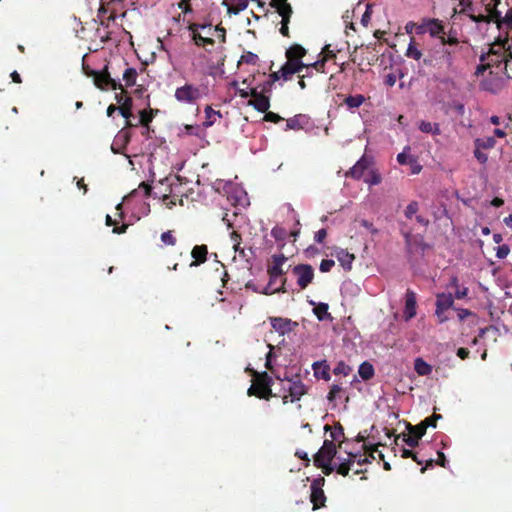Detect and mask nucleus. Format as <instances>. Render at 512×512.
<instances>
[{
	"label": "nucleus",
	"instance_id": "bf43d9fd",
	"mask_svg": "<svg viewBox=\"0 0 512 512\" xmlns=\"http://www.w3.org/2000/svg\"><path fill=\"white\" fill-rule=\"evenodd\" d=\"M209 28V25L207 24H200V23H191L188 26V29L191 33H200V30H206Z\"/></svg>",
	"mask_w": 512,
	"mask_h": 512
},
{
	"label": "nucleus",
	"instance_id": "8fccbe9b",
	"mask_svg": "<svg viewBox=\"0 0 512 512\" xmlns=\"http://www.w3.org/2000/svg\"><path fill=\"white\" fill-rule=\"evenodd\" d=\"M277 11V13L283 17V16H288V15H292L293 14V9H292V6L288 3V4H282V6L280 7H276L275 9Z\"/></svg>",
	"mask_w": 512,
	"mask_h": 512
},
{
	"label": "nucleus",
	"instance_id": "c756f323",
	"mask_svg": "<svg viewBox=\"0 0 512 512\" xmlns=\"http://www.w3.org/2000/svg\"><path fill=\"white\" fill-rule=\"evenodd\" d=\"M439 418H441L440 415L434 414L432 417L426 418L423 422L418 424V440L425 434L427 427L436 426V420Z\"/></svg>",
	"mask_w": 512,
	"mask_h": 512
},
{
	"label": "nucleus",
	"instance_id": "a18cd8bd",
	"mask_svg": "<svg viewBox=\"0 0 512 512\" xmlns=\"http://www.w3.org/2000/svg\"><path fill=\"white\" fill-rule=\"evenodd\" d=\"M432 371V366L418 358V375H428Z\"/></svg>",
	"mask_w": 512,
	"mask_h": 512
},
{
	"label": "nucleus",
	"instance_id": "b1692460",
	"mask_svg": "<svg viewBox=\"0 0 512 512\" xmlns=\"http://www.w3.org/2000/svg\"><path fill=\"white\" fill-rule=\"evenodd\" d=\"M312 368L316 378L323 379L325 381L330 380V367L326 364V361L315 362L312 365Z\"/></svg>",
	"mask_w": 512,
	"mask_h": 512
},
{
	"label": "nucleus",
	"instance_id": "e2e57ef3",
	"mask_svg": "<svg viewBox=\"0 0 512 512\" xmlns=\"http://www.w3.org/2000/svg\"><path fill=\"white\" fill-rule=\"evenodd\" d=\"M272 386H267L262 393H259V396L257 398L269 400L271 397L276 396V394H273L272 392Z\"/></svg>",
	"mask_w": 512,
	"mask_h": 512
},
{
	"label": "nucleus",
	"instance_id": "9b49d317",
	"mask_svg": "<svg viewBox=\"0 0 512 512\" xmlns=\"http://www.w3.org/2000/svg\"><path fill=\"white\" fill-rule=\"evenodd\" d=\"M348 459L342 461L336 469V472L344 477L348 476L349 471L351 470L352 465L357 462L358 465H363L365 463H368L369 460L367 456L362 457L361 455L358 456L356 453H349Z\"/></svg>",
	"mask_w": 512,
	"mask_h": 512
},
{
	"label": "nucleus",
	"instance_id": "49530a36",
	"mask_svg": "<svg viewBox=\"0 0 512 512\" xmlns=\"http://www.w3.org/2000/svg\"><path fill=\"white\" fill-rule=\"evenodd\" d=\"M271 235L276 240H284L286 238V236H287V232H286V230L283 227L275 226L271 230Z\"/></svg>",
	"mask_w": 512,
	"mask_h": 512
},
{
	"label": "nucleus",
	"instance_id": "0e129e2a",
	"mask_svg": "<svg viewBox=\"0 0 512 512\" xmlns=\"http://www.w3.org/2000/svg\"><path fill=\"white\" fill-rule=\"evenodd\" d=\"M191 0H180L178 6L184 14L191 13L192 7L190 5Z\"/></svg>",
	"mask_w": 512,
	"mask_h": 512
},
{
	"label": "nucleus",
	"instance_id": "f8f14e48",
	"mask_svg": "<svg viewBox=\"0 0 512 512\" xmlns=\"http://www.w3.org/2000/svg\"><path fill=\"white\" fill-rule=\"evenodd\" d=\"M305 67L306 65L304 63H294L287 60L286 63L280 68L282 79L284 81L290 80L294 74L300 73Z\"/></svg>",
	"mask_w": 512,
	"mask_h": 512
},
{
	"label": "nucleus",
	"instance_id": "6e6552de",
	"mask_svg": "<svg viewBox=\"0 0 512 512\" xmlns=\"http://www.w3.org/2000/svg\"><path fill=\"white\" fill-rule=\"evenodd\" d=\"M174 97L181 103L194 104L201 98V92L198 87L186 83L175 90Z\"/></svg>",
	"mask_w": 512,
	"mask_h": 512
},
{
	"label": "nucleus",
	"instance_id": "680f3d73",
	"mask_svg": "<svg viewBox=\"0 0 512 512\" xmlns=\"http://www.w3.org/2000/svg\"><path fill=\"white\" fill-rule=\"evenodd\" d=\"M242 61L247 63V64H256L257 60H258V56L252 52H248L247 54L243 55L242 56Z\"/></svg>",
	"mask_w": 512,
	"mask_h": 512
},
{
	"label": "nucleus",
	"instance_id": "f3484780",
	"mask_svg": "<svg viewBox=\"0 0 512 512\" xmlns=\"http://www.w3.org/2000/svg\"><path fill=\"white\" fill-rule=\"evenodd\" d=\"M309 123V118L304 114H297L286 120L285 130H300Z\"/></svg>",
	"mask_w": 512,
	"mask_h": 512
},
{
	"label": "nucleus",
	"instance_id": "473e14b6",
	"mask_svg": "<svg viewBox=\"0 0 512 512\" xmlns=\"http://www.w3.org/2000/svg\"><path fill=\"white\" fill-rule=\"evenodd\" d=\"M204 111H205L206 119L203 122V126L206 128L211 127L215 123V119H214L215 116H217L219 118L222 117L220 111L213 110L212 107L209 105L205 107Z\"/></svg>",
	"mask_w": 512,
	"mask_h": 512
},
{
	"label": "nucleus",
	"instance_id": "dca6fc26",
	"mask_svg": "<svg viewBox=\"0 0 512 512\" xmlns=\"http://www.w3.org/2000/svg\"><path fill=\"white\" fill-rule=\"evenodd\" d=\"M247 105L252 106L258 112H266L270 108V97L262 93L256 99H249Z\"/></svg>",
	"mask_w": 512,
	"mask_h": 512
},
{
	"label": "nucleus",
	"instance_id": "13d9d810",
	"mask_svg": "<svg viewBox=\"0 0 512 512\" xmlns=\"http://www.w3.org/2000/svg\"><path fill=\"white\" fill-rule=\"evenodd\" d=\"M407 443L412 448L416 446V426L409 425V437Z\"/></svg>",
	"mask_w": 512,
	"mask_h": 512
},
{
	"label": "nucleus",
	"instance_id": "5701e85b",
	"mask_svg": "<svg viewBox=\"0 0 512 512\" xmlns=\"http://www.w3.org/2000/svg\"><path fill=\"white\" fill-rule=\"evenodd\" d=\"M223 4L227 5L229 14L237 15L247 8L248 0H224Z\"/></svg>",
	"mask_w": 512,
	"mask_h": 512
},
{
	"label": "nucleus",
	"instance_id": "7ed1b4c3",
	"mask_svg": "<svg viewBox=\"0 0 512 512\" xmlns=\"http://www.w3.org/2000/svg\"><path fill=\"white\" fill-rule=\"evenodd\" d=\"M428 34L431 38L439 41L440 45H456L458 39L452 32L446 33L443 22L436 18H423L418 24V35Z\"/></svg>",
	"mask_w": 512,
	"mask_h": 512
},
{
	"label": "nucleus",
	"instance_id": "58836bf2",
	"mask_svg": "<svg viewBox=\"0 0 512 512\" xmlns=\"http://www.w3.org/2000/svg\"><path fill=\"white\" fill-rule=\"evenodd\" d=\"M105 223L107 226H114L113 233L115 234H122L126 232V229L128 226L126 224H123L122 226H117L116 221L112 219L110 215H106Z\"/></svg>",
	"mask_w": 512,
	"mask_h": 512
},
{
	"label": "nucleus",
	"instance_id": "412c9836",
	"mask_svg": "<svg viewBox=\"0 0 512 512\" xmlns=\"http://www.w3.org/2000/svg\"><path fill=\"white\" fill-rule=\"evenodd\" d=\"M132 98L130 96H126L123 103L118 107L119 113L128 120L132 116ZM137 124H132L130 121H126V127L136 126Z\"/></svg>",
	"mask_w": 512,
	"mask_h": 512
},
{
	"label": "nucleus",
	"instance_id": "338daca9",
	"mask_svg": "<svg viewBox=\"0 0 512 512\" xmlns=\"http://www.w3.org/2000/svg\"><path fill=\"white\" fill-rule=\"evenodd\" d=\"M324 484H325V478L322 476H319L318 478H316L312 481L310 488L311 489H322Z\"/></svg>",
	"mask_w": 512,
	"mask_h": 512
},
{
	"label": "nucleus",
	"instance_id": "72a5a7b5",
	"mask_svg": "<svg viewBox=\"0 0 512 512\" xmlns=\"http://www.w3.org/2000/svg\"><path fill=\"white\" fill-rule=\"evenodd\" d=\"M191 38L195 45L198 47H206L207 45H214V40L210 36H202L201 33H191Z\"/></svg>",
	"mask_w": 512,
	"mask_h": 512
},
{
	"label": "nucleus",
	"instance_id": "393cba45",
	"mask_svg": "<svg viewBox=\"0 0 512 512\" xmlns=\"http://www.w3.org/2000/svg\"><path fill=\"white\" fill-rule=\"evenodd\" d=\"M366 101V97L362 94L349 95L343 100V104L346 105L347 109L354 111L359 108Z\"/></svg>",
	"mask_w": 512,
	"mask_h": 512
},
{
	"label": "nucleus",
	"instance_id": "2eb2a0df",
	"mask_svg": "<svg viewBox=\"0 0 512 512\" xmlns=\"http://www.w3.org/2000/svg\"><path fill=\"white\" fill-rule=\"evenodd\" d=\"M411 148L410 146H405L403 151L397 155V162L400 165H408L411 170V174L416 173V160L410 154Z\"/></svg>",
	"mask_w": 512,
	"mask_h": 512
},
{
	"label": "nucleus",
	"instance_id": "ea45409f",
	"mask_svg": "<svg viewBox=\"0 0 512 512\" xmlns=\"http://www.w3.org/2000/svg\"><path fill=\"white\" fill-rule=\"evenodd\" d=\"M495 144V140L492 137H485L476 139L475 146L481 148V149H489L492 148Z\"/></svg>",
	"mask_w": 512,
	"mask_h": 512
},
{
	"label": "nucleus",
	"instance_id": "79ce46f5",
	"mask_svg": "<svg viewBox=\"0 0 512 512\" xmlns=\"http://www.w3.org/2000/svg\"><path fill=\"white\" fill-rule=\"evenodd\" d=\"M161 241L168 246H174L177 242L176 237L173 235V231L168 230L161 234Z\"/></svg>",
	"mask_w": 512,
	"mask_h": 512
},
{
	"label": "nucleus",
	"instance_id": "5fc2aeb1",
	"mask_svg": "<svg viewBox=\"0 0 512 512\" xmlns=\"http://www.w3.org/2000/svg\"><path fill=\"white\" fill-rule=\"evenodd\" d=\"M139 191H143L144 196H145V197H149V196H150V194H151V191H152V187H151V185H150V184H148V183H146V182H142V183L139 185L138 189H137V190H134V191L132 192V194H136V193H138Z\"/></svg>",
	"mask_w": 512,
	"mask_h": 512
},
{
	"label": "nucleus",
	"instance_id": "052dcab7",
	"mask_svg": "<svg viewBox=\"0 0 512 512\" xmlns=\"http://www.w3.org/2000/svg\"><path fill=\"white\" fill-rule=\"evenodd\" d=\"M509 252H510V248L507 245H502L497 248L496 256L499 259H504L508 256Z\"/></svg>",
	"mask_w": 512,
	"mask_h": 512
},
{
	"label": "nucleus",
	"instance_id": "774afa93",
	"mask_svg": "<svg viewBox=\"0 0 512 512\" xmlns=\"http://www.w3.org/2000/svg\"><path fill=\"white\" fill-rule=\"evenodd\" d=\"M327 237V230L326 229H320L315 233L314 240L317 243H322L324 239Z\"/></svg>",
	"mask_w": 512,
	"mask_h": 512
},
{
	"label": "nucleus",
	"instance_id": "0eeeda50",
	"mask_svg": "<svg viewBox=\"0 0 512 512\" xmlns=\"http://www.w3.org/2000/svg\"><path fill=\"white\" fill-rule=\"evenodd\" d=\"M90 76H93L94 84L97 88L103 91L122 89V84L111 77L106 65L101 71H92Z\"/></svg>",
	"mask_w": 512,
	"mask_h": 512
},
{
	"label": "nucleus",
	"instance_id": "c9c22d12",
	"mask_svg": "<svg viewBox=\"0 0 512 512\" xmlns=\"http://www.w3.org/2000/svg\"><path fill=\"white\" fill-rule=\"evenodd\" d=\"M450 287L455 289V297L457 299H463L468 294V288L464 286H459L458 280L456 277H453L450 282Z\"/></svg>",
	"mask_w": 512,
	"mask_h": 512
},
{
	"label": "nucleus",
	"instance_id": "f704fd0d",
	"mask_svg": "<svg viewBox=\"0 0 512 512\" xmlns=\"http://www.w3.org/2000/svg\"><path fill=\"white\" fill-rule=\"evenodd\" d=\"M328 304L327 303H318L314 309H313V312L314 314L316 315V317L322 321V320H325V319H329L331 318V315L330 313L328 312Z\"/></svg>",
	"mask_w": 512,
	"mask_h": 512
},
{
	"label": "nucleus",
	"instance_id": "423d86ee",
	"mask_svg": "<svg viewBox=\"0 0 512 512\" xmlns=\"http://www.w3.org/2000/svg\"><path fill=\"white\" fill-rule=\"evenodd\" d=\"M283 381L286 382L283 388L288 391V394H285L282 397L284 404L299 401L301 397L307 393V387L299 375H296L293 378L286 377Z\"/></svg>",
	"mask_w": 512,
	"mask_h": 512
},
{
	"label": "nucleus",
	"instance_id": "4468645a",
	"mask_svg": "<svg viewBox=\"0 0 512 512\" xmlns=\"http://www.w3.org/2000/svg\"><path fill=\"white\" fill-rule=\"evenodd\" d=\"M416 315V296L415 293L408 289L406 294V303L403 317L406 321H409Z\"/></svg>",
	"mask_w": 512,
	"mask_h": 512
},
{
	"label": "nucleus",
	"instance_id": "7c9ffc66",
	"mask_svg": "<svg viewBox=\"0 0 512 512\" xmlns=\"http://www.w3.org/2000/svg\"><path fill=\"white\" fill-rule=\"evenodd\" d=\"M358 373L363 380H370L374 376V367L371 363L365 361L359 366Z\"/></svg>",
	"mask_w": 512,
	"mask_h": 512
},
{
	"label": "nucleus",
	"instance_id": "bb28decb",
	"mask_svg": "<svg viewBox=\"0 0 512 512\" xmlns=\"http://www.w3.org/2000/svg\"><path fill=\"white\" fill-rule=\"evenodd\" d=\"M453 296L450 293H441L437 295L436 309L449 310L453 305Z\"/></svg>",
	"mask_w": 512,
	"mask_h": 512
},
{
	"label": "nucleus",
	"instance_id": "e433bc0d",
	"mask_svg": "<svg viewBox=\"0 0 512 512\" xmlns=\"http://www.w3.org/2000/svg\"><path fill=\"white\" fill-rule=\"evenodd\" d=\"M137 78V71L135 68L132 67H126V69L123 72V80L126 83V86H132L135 84Z\"/></svg>",
	"mask_w": 512,
	"mask_h": 512
},
{
	"label": "nucleus",
	"instance_id": "c85d7f7f",
	"mask_svg": "<svg viewBox=\"0 0 512 512\" xmlns=\"http://www.w3.org/2000/svg\"><path fill=\"white\" fill-rule=\"evenodd\" d=\"M368 164L364 158H361L347 173V175L351 176L355 179H360L367 169Z\"/></svg>",
	"mask_w": 512,
	"mask_h": 512
},
{
	"label": "nucleus",
	"instance_id": "39448f33",
	"mask_svg": "<svg viewBox=\"0 0 512 512\" xmlns=\"http://www.w3.org/2000/svg\"><path fill=\"white\" fill-rule=\"evenodd\" d=\"M272 263L267 268V273L269 275V283L265 288V294H273V293H285L289 291V286L287 284V279L283 278L281 281V285L279 287H274L275 281L282 275L286 274V270H284L283 265L287 261V257L284 254L272 255L271 257Z\"/></svg>",
	"mask_w": 512,
	"mask_h": 512
},
{
	"label": "nucleus",
	"instance_id": "09e8293b",
	"mask_svg": "<svg viewBox=\"0 0 512 512\" xmlns=\"http://www.w3.org/2000/svg\"><path fill=\"white\" fill-rule=\"evenodd\" d=\"M325 64H326V59L321 58L320 60H317L313 64L306 65L305 68H307V69L314 68L317 72L324 73L325 72Z\"/></svg>",
	"mask_w": 512,
	"mask_h": 512
},
{
	"label": "nucleus",
	"instance_id": "a19ab883",
	"mask_svg": "<svg viewBox=\"0 0 512 512\" xmlns=\"http://www.w3.org/2000/svg\"><path fill=\"white\" fill-rule=\"evenodd\" d=\"M314 465L317 467V468H320L323 472V474L325 476H329L333 473V471H335L337 469V467H335L332 462H321V464H319L318 462H314Z\"/></svg>",
	"mask_w": 512,
	"mask_h": 512
},
{
	"label": "nucleus",
	"instance_id": "6e6d98bb",
	"mask_svg": "<svg viewBox=\"0 0 512 512\" xmlns=\"http://www.w3.org/2000/svg\"><path fill=\"white\" fill-rule=\"evenodd\" d=\"M474 155L476 159L482 164L486 163L488 160V155L483 151V149L477 146H475Z\"/></svg>",
	"mask_w": 512,
	"mask_h": 512
},
{
	"label": "nucleus",
	"instance_id": "69168bd1",
	"mask_svg": "<svg viewBox=\"0 0 512 512\" xmlns=\"http://www.w3.org/2000/svg\"><path fill=\"white\" fill-rule=\"evenodd\" d=\"M449 310H443V309H436L435 313L439 320V322L443 323L446 322L450 317L447 314Z\"/></svg>",
	"mask_w": 512,
	"mask_h": 512
},
{
	"label": "nucleus",
	"instance_id": "a211bd4d",
	"mask_svg": "<svg viewBox=\"0 0 512 512\" xmlns=\"http://www.w3.org/2000/svg\"><path fill=\"white\" fill-rule=\"evenodd\" d=\"M285 55L288 61L303 63L301 59L306 55V50L300 44H293L286 50Z\"/></svg>",
	"mask_w": 512,
	"mask_h": 512
},
{
	"label": "nucleus",
	"instance_id": "f03ea898",
	"mask_svg": "<svg viewBox=\"0 0 512 512\" xmlns=\"http://www.w3.org/2000/svg\"><path fill=\"white\" fill-rule=\"evenodd\" d=\"M486 6L487 15H481L479 20L494 24L496 28L506 34L505 39H509L512 34V8H508L502 16L498 10L500 0H482Z\"/></svg>",
	"mask_w": 512,
	"mask_h": 512
},
{
	"label": "nucleus",
	"instance_id": "4be33fe9",
	"mask_svg": "<svg viewBox=\"0 0 512 512\" xmlns=\"http://www.w3.org/2000/svg\"><path fill=\"white\" fill-rule=\"evenodd\" d=\"M271 326L281 334L291 330L292 321L287 318L273 317L270 319Z\"/></svg>",
	"mask_w": 512,
	"mask_h": 512
},
{
	"label": "nucleus",
	"instance_id": "a878e982",
	"mask_svg": "<svg viewBox=\"0 0 512 512\" xmlns=\"http://www.w3.org/2000/svg\"><path fill=\"white\" fill-rule=\"evenodd\" d=\"M310 501L313 504V510L325 506L326 496L323 489H311Z\"/></svg>",
	"mask_w": 512,
	"mask_h": 512
},
{
	"label": "nucleus",
	"instance_id": "603ef678",
	"mask_svg": "<svg viewBox=\"0 0 512 512\" xmlns=\"http://www.w3.org/2000/svg\"><path fill=\"white\" fill-rule=\"evenodd\" d=\"M335 265L334 260L331 259H323L320 263L319 269L321 272L326 273L329 272Z\"/></svg>",
	"mask_w": 512,
	"mask_h": 512
},
{
	"label": "nucleus",
	"instance_id": "3c124183",
	"mask_svg": "<svg viewBox=\"0 0 512 512\" xmlns=\"http://www.w3.org/2000/svg\"><path fill=\"white\" fill-rule=\"evenodd\" d=\"M330 437L334 441H338L341 437H344L343 427L340 424L335 426L334 429L330 432Z\"/></svg>",
	"mask_w": 512,
	"mask_h": 512
},
{
	"label": "nucleus",
	"instance_id": "864d4df0",
	"mask_svg": "<svg viewBox=\"0 0 512 512\" xmlns=\"http://www.w3.org/2000/svg\"><path fill=\"white\" fill-rule=\"evenodd\" d=\"M398 79H399V86L401 89H404L405 87L410 89V87L412 85V80H413L412 77H410L408 79V81H406V75L403 72H399Z\"/></svg>",
	"mask_w": 512,
	"mask_h": 512
},
{
	"label": "nucleus",
	"instance_id": "4c0bfd02",
	"mask_svg": "<svg viewBox=\"0 0 512 512\" xmlns=\"http://www.w3.org/2000/svg\"><path fill=\"white\" fill-rule=\"evenodd\" d=\"M230 239L231 241L233 242V249L235 252H239L240 255L242 256H245V252H244V249L241 248L240 244H241V235L236 232V231H232L230 233Z\"/></svg>",
	"mask_w": 512,
	"mask_h": 512
},
{
	"label": "nucleus",
	"instance_id": "ddd939ff",
	"mask_svg": "<svg viewBox=\"0 0 512 512\" xmlns=\"http://www.w3.org/2000/svg\"><path fill=\"white\" fill-rule=\"evenodd\" d=\"M208 254V248L206 245H196L191 251L193 261L190 263V267H196L206 262Z\"/></svg>",
	"mask_w": 512,
	"mask_h": 512
},
{
	"label": "nucleus",
	"instance_id": "f257e3e1",
	"mask_svg": "<svg viewBox=\"0 0 512 512\" xmlns=\"http://www.w3.org/2000/svg\"><path fill=\"white\" fill-rule=\"evenodd\" d=\"M480 61L485 65H496L505 78L512 79V40L499 38L489 45L488 51L481 55Z\"/></svg>",
	"mask_w": 512,
	"mask_h": 512
},
{
	"label": "nucleus",
	"instance_id": "20e7f679",
	"mask_svg": "<svg viewBox=\"0 0 512 512\" xmlns=\"http://www.w3.org/2000/svg\"><path fill=\"white\" fill-rule=\"evenodd\" d=\"M476 76L479 79L481 88L485 91L496 93L504 86L505 76L499 68H496V65H485L481 61L476 70Z\"/></svg>",
	"mask_w": 512,
	"mask_h": 512
},
{
	"label": "nucleus",
	"instance_id": "c03bdc74",
	"mask_svg": "<svg viewBox=\"0 0 512 512\" xmlns=\"http://www.w3.org/2000/svg\"><path fill=\"white\" fill-rule=\"evenodd\" d=\"M342 392V387L338 384H333L330 388V391L327 395V399L330 401V402H333L336 400V398L338 397V395Z\"/></svg>",
	"mask_w": 512,
	"mask_h": 512
},
{
	"label": "nucleus",
	"instance_id": "4d7b16f0",
	"mask_svg": "<svg viewBox=\"0 0 512 512\" xmlns=\"http://www.w3.org/2000/svg\"><path fill=\"white\" fill-rule=\"evenodd\" d=\"M321 54L323 55V59H326V62L328 60H332L336 58V54L333 50L330 49V45H325L322 49Z\"/></svg>",
	"mask_w": 512,
	"mask_h": 512
},
{
	"label": "nucleus",
	"instance_id": "9d476101",
	"mask_svg": "<svg viewBox=\"0 0 512 512\" xmlns=\"http://www.w3.org/2000/svg\"><path fill=\"white\" fill-rule=\"evenodd\" d=\"M272 377L267 372H255V378L252 385L248 388L247 394L249 396L258 397L267 386H272Z\"/></svg>",
	"mask_w": 512,
	"mask_h": 512
},
{
	"label": "nucleus",
	"instance_id": "cd10ccee",
	"mask_svg": "<svg viewBox=\"0 0 512 512\" xmlns=\"http://www.w3.org/2000/svg\"><path fill=\"white\" fill-rule=\"evenodd\" d=\"M336 454L337 450H325L320 448L314 455V462H318L319 464H321V462H332Z\"/></svg>",
	"mask_w": 512,
	"mask_h": 512
},
{
	"label": "nucleus",
	"instance_id": "1a4fd4ad",
	"mask_svg": "<svg viewBox=\"0 0 512 512\" xmlns=\"http://www.w3.org/2000/svg\"><path fill=\"white\" fill-rule=\"evenodd\" d=\"M300 289H306L314 279V269L310 264H298L292 269Z\"/></svg>",
	"mask_w": 512,
	"mask_h": 512
},
{
	"label": "nucleus",
	"instance_id": "2f4dec72",
	"mask_svg": "<svg viewBox=\"0 0 512 512\" xmlns=\"http://www.w3.org/2000/svg\"><path fill=\"white\" fill-rule=\"evenodd\" d=\"M158 110H155V112H157ZM139 122L138 124L142 125L144 128H147V130L149 129V124L152 122L153 120V117H154V110L153 109H149V110H141L139 112Z\"/></svg>",
	"mask_w": 512,
	"mask_h": 512
},
{
	"label": "nucleus",
	"instance_id": "37998d69",
	"mask_svg": "<svg viewBox=\"0 0 512 512\" xmlns=\"http://www.w3.org/2000/svg\"><path fill=\"white\" fill-rule=\"evenodd\" d=\"M420 129L425 133L438 134L439 128L436 123L422 122Z\"/></svg>",
	"mask_w": 512,
	"mask_h": 512
},
{
	"label": "nucleus",
	"instance_id": "de8ad7c7",
	"mask_svg": "<svg viewBox=\"0 0 512 512\" xmlns=\"http://www.w3.org/2000/svg\"><path fill=\"white\" fill-rule=\"evenodd\" d=\"M264 113H265L264 118H263L264 121L273 122V123H279L282 120H284L283 117H281L277 113H274V112H271V111H268V110L266 112H264Z\"/></svg>",
	"mask_w": 512,
	"mask_h": 512
},
{
	"label": "nucleus",
	"instance_id": "6ab92c4d",
	"mask_svg": "<svg viewBox=\"0 0 512 512\" xmlns=\"http://www.w3.org/2000/svg\"><path fill=\"white\" fill-rule=\"evenodd\" d=\"M335 256L345 270H351L352 263L355 260L354 254L349 253L345 249H338L335 253Z\"/></svg>",
	"mask_w": 512,
	"mask_h": 512
},
{
	"label": "nucleus",
	"instance_id": "aec40b11",
	"mask_svg": "<svg viewBox=\"0 0 512 512\" xmlns=\"http://www.w3.org/2000/svg\"><path fill=\"white\" fill-rule=\"evenodd\" d=\"M415 28H416V23H414L413 21H409L405 25L406 34H408L410 36V42H409V46L407 49V56L414 58V59H416V40H415V37L413 36V30Z\"/></svg>",
	"mask_w": 512,
	"mask_h": 512
}]
</instances>
